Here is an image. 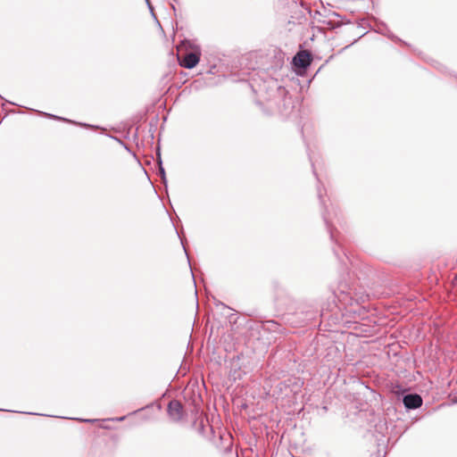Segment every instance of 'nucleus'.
Masks as SVG:
<instances>
[{"label":"nucleus","mask_w":457,"mask_h":457,"mask_svg":"<svg viewBox=\"0 0 457 457\" xmlns=\"http://www.w3.org/2000/svg\"><path fill=\"white\" fill-rule=\"evenodd\" d=\"M168 414L173 421L180 420L184 416L183 406L180 402L172 400L168 404Z\"/></svg>","instance_id":"f257e3e1"},{"label":"nucleus","mask_w":457,"mask_h":457,"mask_svg":"<svg viewBox=\"0 0 457 457\" xmlns=\"http://www.w3.org/2000/svg\"><path fill=\"white\" fill-rule=\"evenodd\" d=\"M312 55L307 51H300L293 58V64L297 68L306 69L312 62Z\"/></svg>","instance_id":"f03ea898"},{"label":"nucleus","mask_w":457,"mask_h":457,"mask_svg":"<svg viewBox=\"0 0 457 457\" xmlns=\"http://www.w3.org/2000/svg\"><path fill=\"white\" fill-rule=\"evenodd\" d=\"M200 61V54L190 52L185 54L180 61V65L186 69H192L196 66Z\"/></svg>","instance_id":"7ed1b4c3"},{"label":"nucleus","mask_w":457,"mask_h":457,"mask_svg":"<svg viewBox=\"0 0 457 457\" xmlns=\"http://www.w3.org/2000/svg\"><path fill=\"white\" fill-rule=\"evenodd\" d=\"M403 404L407 409H417L422 404V398L417 394H409L403 396Z\"/></svg>","instance_id":"20e7f679"},{"label":"nucleus","mask_w":457,"mask_h":457,"mask_svg":"<svg viewBox=\"0 0 457 457\" xmlns=\"http://www.w3.org/2000/svg\"><path fill=\"white\" fill-rule=\"evenodd\" d=\"M158 165H159V175L162 179V183L166 185V182H167L166 174H165L164 168L162 167V160L160 157H159Z\"/></svg>","instance_id":"39448f33"},{"label":"nucleus","mask_w":457,"mask_h":457,"mask_svg":"<svg viewBox=\"0 0 457 457\" xmlns=\"http://www.w3.org/2000/svg\"><path fill=\"white\" fill-rule=\"evenodd\" d=\"M46 116L49 117V118H52V119H56V120H62V118L61 117H58V116H55L54 114H49V113H45ZM63 120H66L65 119H63Z\"/></svg>","instance_id":"423d86ee"},{"label":"nucleus","mask_w":457,"mask_h":457,"mask_svg":"<svg viewBox=\"0 0 457 457\" xmlns=\"http://www.w3.org/2000/svg\"><path fill=\"white\" fill-rule=\"evenodd\" d=\"M80 421H83V422H87V423H93L95 421H96V420H92V419H85V420H79Z\"/></svg>","instance_id":"0eeeda50"},{"label":"nucleus","mask_w":457,"mask_h":457,"mask_svg":"<svg viewBox=\"0 0 457 457\" xmlns=\"http://www.w3.org/2000/svg\"><path fill=\"white\" fill-rule=\"evenodd\" d=\"M125 420V416L115 419V420L122 421Z\"/></svg>","instance_id":"6e6552de"},{"label":"nucleus","mask_w":457,"mask_h":457,"mask_svg":"<svg viewBox=\"0 0 457 457\" xmlns=\"http://www.w3.org/2000/svg\"><path fill=\"white\" fill-rule=\"evenodd\" d=\"M318 195H319V198L321 199V191L320 189H318ZM322 202V200H320Z\"/></svg>","instance_id":"1a4fd4ad"},{"label":"nucleus","mask_w":457,"mask_h":457,"mask_svg":"<svg viewBox=\"0 0 457 457\" xmlns=\"http://www.w3.org/2000/svg\"><path fill=\"white\" fill-rule=\"evenodd\" d=\"M323 218H324L325 222L328 224V217L324 214V215H323Z\"/></svg>","instance_id":"9d476101"},{"label":"nucleus","mask_w":457,"mask_h":457,"mask_svg":"<svg viewBox=\"0 0 457 457\" xmlns=\"http://www.w3.org/2000/svg\"><path fill=\"white\" fill-rule=\"evenodd\" d=\"M330 237H331V238H333V237H334V234H333V232H332V231H330Z\"/></svg>","instance_id":"9b49d317"},{"label":"nucleus","mask_w":457,"mask_h":457,"mask_svg":"<svg viewBox=\"0 0 457 457\" xmlns=\"http://www.w3.org/2000/svg\"><path fill=\"white\" fill-rule=\"evenodd\" d=\"M453 403H457V397L453 400Z\"/></svg>","instance_id":"f8f14e48"}]
</instances>
